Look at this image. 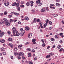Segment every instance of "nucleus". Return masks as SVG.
Here are the masks:
<instances>
[{"label": "nucleus", "instance_id": "51", "mask_svg": "<svg viewBox=\"0 0 64 64\" xmlns=\"http://www.w3.org/2000/svg\"><path fill=\"white\" fill-rule=\"evenodd\" d=\"M63 34L62 33H60V36H62V35Z\"/></svg>", "mask_w": 64, "mask_h": 64}, {"label": "nucleus", "instance_id": "40", "mask_svg": "<svg viewBox=\"0 0 64 64\" xmlns=\"http://www.w3.org/2000/svg\"><path fill=\"white\" fill-rule=\"evenodd\" d=\"M50 6H55V5L53 4H50Z\"/></svg>", "mask_w": 64, "mask_h": 64}, {"label": "nucleus", "instance_id": "54", "mask_svg": "<svg viewBox=\"0 0 64 64\" xmlns=\"http://www.w3.org/2000/svg\"><path fill=\"white\" fill-rule=\"evenodd\" d=\"M56 2H60V0H56Z\"/></svg>", "mask_w": 64, "mask_h": 64}, {"label": "nucleus", "instance_id": "63", "mask_svg": "<svg viewBox=\"0 0 64 64\" xmlns=\"http://www.w3.org/2000/svg\"><path fill=\"white\" fill-rule=\"evenodd\" d=\"M50 46H48L47 47V49H49L50 48Z\"/></svg>", "mask_w": 64, "mask_h": 64}, {"label": "nucleus", "instance_id": "29", "mask_svg": "<svg viewBox=\"0 0 64 64\" xmlns=\"http://www.w3.org/2000/svg\"><path fill=\"white\" fill-rule=\"evenodd\" d=\"M48 23L50 24V25H51L52 24V22L50 21H49Z\"/></svg>", "mask_w": 64, "mask_h": 64}, {"label": "nucleus", "instance_id": "58", "mask_svg": "<svg viewBox=\"0 0 64 64\" xmlns=\"http://www.w3.org/2000/svg\"><path fill=\"white\" fill-rule=\"evenodd\" d=\"M49 29H50V30H51V29H52V27H50L49 28Z\"/></svg>", "mask_w": 64, "mask_h": 64}, {"label": "nucleus", "instance_id": "13", "mask_svg": "<svg viewBox=\"0 0 64 64\" xmlns=\"http://www.w3.org/2000/svg\"><path fill=\"white\" fill-rule=\"evenodd\" d=\"M56 6H58V7L60 6V4L58 3H56Z\"/></svg>", "mask_w": 64, "mask_h": 64}, {"label": "nucleus", "instance_id": "61", "mask_svg": "<svg viewBox=\"0 0 64 64\" xmlns=\"http://www.w3.org/2000/svg\"><path fill=\"white\" fill-rule=\"evenodd\" d=\"M17 21V20H14V22H16V21Z\"/></svg>", "mask_w": 64, "mask_h": 64}, {"label": "nucleus", "instance_id": "52", "mask_svg": "<svg viewBox=\"0 0 64 64\" xmlns=\"http://www.w3.org/2000/svg\"><path fill=\"white\" fill-rule=\"evenodd\" d=\"M3 13H0V15L1 16H3Z\"/></svg>", "mask_w": 64, "mask_h": 64}, {"label": "nucleus", "instance_id": "38", "mask_svg": "<svg viewBox=\"0 0 64 64\" xmlns=\"http://www.w3.org/2000/svg\"><path fill=\"white\" fill-rule=\"evenodd\" d=\"M7 14V12L6 11L4 12V15H6V14Z\"/></svg>", "mask_w": 64, "mask_h": 64}, {"label": "nucleus", "instance_id": "32", "mask_svg": "<svg viewBox=\"0 0 64 64\" xmlns=\"http://www.w3.org/2000/svg\"><path fill=\"white\" fill-rule=\"evenodd\" d=\"M61 46L60 45L58 46V49H60V48H61Z\"/></svg>", "mask_w": 64, "mask_h": 64}, {"label": "nucleus", "instance_id": "57", "mask_svg": "<svg viewBox=\"0 0 64 64\" xmlns=\"http://www.w3.org/2000/svg\"><path fill=\"white\" fill-rule=\"evenodd\" d=\"M29 44V43L28 42H27L25 43V45H27V44Z\"/></svg>", "mask_w": 64, "mask_h": 64}, {"label": "nucleus", "instance_id": "15", "mask_svg": "<svg viewBox=\"0 0 64 64\" xmlns=\"http://www.w3.org/2000/svg\"><path fill=\"white\" fill-rule=\"evenodd\" d=\"M36 21L38 22H41V21H40V20L39 18H38L36 20Z\"/></svg>", "mask_w": 64, "mask_h": 64}, {"label": "nucleus", "instance_id": "49", "mask_svg": "<svg viewBox=\"0 0 64 64\" xmlns=\"http://www.w3.org/2000/svg\"><path fill=\"white\" fill-rule=\"evenodd\" d=\"M63 50V48H61L59 50L60 51H62Z\"/></svg>", "mask_w": 64, "mask_h": 64}, {"label": "nucleus", "instance_id": "34", "mask_svg": "<svg viewBox=\"0 0 64 64\" xmlns=\"http://www.w3.org/2000/svg\"><path fill=\"white\" fill-rule=\"evenodd\" d=\"M28 62L30 64H33V62H32L30 61V62Z\"/></svg>", "mask_w": 64, "mask_h": 64}, {"label": "nucleus", "instance_id": "19", "mask_svg": "<svg viewBox=\"0 0 64 64\" xmlns=\"http://www.w3.org/2000/svg\"><path fill=\"white\" fill-rule=\"evenodd\" d=\"M40 0H38V1H36V3H40Z\"/></svg>", "mask_w": 64, "mask_h": 64}, {"label": "nucleus", "instance_id": "12", "mask_svg": "<svg viewBox=\"0 0 64 64\" xmlns=\"http://www.w3.org/2000/svg\"><path fill=\"white\" fill-rule=\"evenodd\" d=\"M52 15L54 17H57V16H58V14H53Z\"/></svg>", "mask_w": 64, "mask_h": 64}, {"label": "nucleus", "instance_id": "28", "mask_svg": "<svg viewBox=\"0 0 64 64\" xmlns=\"http://www.w3.org/2000/svg\"><path fill=\"white\" fill-rule=\"evenodd\" d=\"M28 56L29 57H30L31 56V54L30 53H29L28 54Z\"/></svg>", "mask_w": 64, "mask_h": 64}, {"label": "nucleus", "instance_id": "42", "mask_svg": "<svg viewBox=\"0 0 64 64\" xmlns=\"http://www.w3.org/2000/svg\"><path fill=\"white\" fill-rule=\"evenodd\" d=\"M10 22H13V20L12 19H10Z\"/></svg>", "mask_w": 64, "mask_h": 64}, {"label": "nucleus", "instance_id": "20", "mask_svg": "<svg viewBox=\"0 0 64 64\" xmlns=\"http://www.w3.org/2000/svg\"><path fill=\"white\" fill-rule=\"evenodd\" d=\"M26 5L27 6H29L30 5V3H29L28 2H27L26 3Z\"/></svg>", "mask_w": 64, "mask_h": 64}, {"label": "nucleus", "instance_id": "3", "mask_svg": "<svg viewBox=\"0 0 64 64\" xmlns=\"http://www.w3.org/2000/svg\"><path fill=\"white\" fill-rule=\"evenodd\" d=\"M12 31H14L13 32H14L16 33H17V32H18V31L17 30H16V28L15 27H14L12 29Z\"/></svg>", "mask_w": 64, "mask_h": 64}, {"label": "nucleus", "instance_id": "53", "mask_svg": "<svg viewBox=\"0 0 64 64\" xmlns=\"http://www.w3.org/2000/svg\"><path fill=\"white\" fill-rule=\"evenodd\" d=\"M14 50H15V51H17V48H14Z\"/></svg>", "mask_w": 64, "mask_h": 64}, {"label": "nucleus", "instance_id": "17", "mask_svg": "<svg viewBox=\"0 0 64 64\" xmlns=\"http://www.w3.org/2000/svg\"><path fill=\"white\" fill-rule=\"evenodd\" d=\"M19 5V4L18 3H17L16 5V7H18Z\"/></svg>", "mask_w": 64, "mask_h": 64}, {"label": "nucleus", "instance_id": "7", "mask_svg": "<svg viewBox=\"0 0 64 64\" xmlns=\"http://www.w3.org/2000/svg\"><path fill=\"white\" fill-rule=\"evenodd\" d=\"M25 30L26 31H28V30H29V29L30 28L28 26H26L25 28Z\"/></svg>", "mask_w": 64, "mask_h": 64}, {"label": "nucleus", "instance_id": "41", "mask_svg": "<svg viewBox=\"0 0 64 64\" xmlns=\"http://www.w3.org/2000/svg\"><path fill=\"white\" fill-rule=\"evenodd\" d=\"M3 55H6V53L5 52H4L3 53Z\"/></svg>", "mask_w": 64, "mask_h": 64}, {"label": "nucleus", "instance_id": "10", "mask_svg": "<svg viewBox=\"0 0 64 64\" xmlns=\"http://www.w3.org/2000/svg\"><path fill=\"white\" fill-rule=\"evenodd\" d=\"M37 5H38V6H41L42 5V3L40 2L39 3H36Z\"/></svg>", "mask_w": 64, "mask_h": 64}, {"label": "nucleus", "instance_id": "30", "mask_svg": "<svg viewBox=\"0 0 64 64\" xmlns=\"http://www.w3.org/2000/svg\"><path fill=\"white\" fill-rule=\"evenodd\" d=\"M15 14V12H11L10 13V14L11 15H13V14Z\"/></svg>", "mask_w": 64, "mask_h": 64}, {"label": "nucleus", "instance_id": "64", "mask_svg": "<svg viewBox=\"0 0 64 64\" xmlns=\"http://www.w3.org/2000/svg\"><path fill=\"white\" fill-rule=\"evenodd\" d=\"M60 43H62V40H60Z\"/></svg>", "mask_w": 64, "mask_h": 64}, {"label": "nucleus", "instance_id": "1", "mask_svg": "<svg viewBox=\"0 0 64 64\" xmlns=\"http://www.w3.org/2000/svg\"><path fill=\"white\" fill-rule=\"evenodd\" d=\"M3 20H4V21H5V24L7 26H10V23L9 22H8V20H7L6 18H3Z\"/></svg>", "mask_w": 64, "mask_h": 64}, {"label": "nucleus", "instance_id": "4", "mask_svg": "<svg viewBox=\"0 0 64 64\" xmlns=\"http://www.w3.org/2000/svg\"><path fill=\"white\" fill-rule=\"evenodd\" d=\"M25 32V30H23L21 32L20 34L22 36H23L24 35V34Z\"/></svg>", "mask_w": 64, "mask_h": 64}, {"label": "nucleus", "instance_id": "18", "mask_svg": "<svg viewBox=\"0 0 64 64\" xmlns=\"http://www.w3.org/2000/svg\"><path fill=\"white\" fill-rule=\"evenodd\" d=\"M47 23H45L44 25V28H46V26H47Z\"/></svg>", "mask_w": 64, "mask_h": 64}, {"label": "nucleus", "instance_id": "50", "mask_svg": "<svg viewBox=\"0 0 64 64\" xmlns=\"http://www.w3.org/2000/svg\"><path fill=\"white\" fill-rule=\"evenodd\" d=\"M30 3L31 4H33L34 3V2L32 1H31L30 2Z\"/></svg>", "mask_w": 64, "mask_h": 64}, {"label": "nucleus", "instance_id": "60", "mask_svg": "<svg viewBox=\"0 0 64 64\" xmlns=\"http://www.w3.org/2000/svg\"><path fill=\"white\" fill-rule=\"evenodd\" d=\"M8 34H10V31L8 32Z\"/></svg>", "mask_w": 64, "mask_h": 64}, {"label": "nucleus", "instance_id": "26", "mask_svg": "<svg viewBox=\"0 0 64 64\" xmlns=\"http://www.w3.org/2000/svg\"><path fill=\"white\" fill-rule=\"evenodd\" d=\"M17 9L18 11H20V7L18 6L17 8Z\"/></svg>", "mask_w": 64, "mask_h": 64}, {"label": "nucleus", "instance_id": "31", "mask_svg": "<svg viewBox=\"0 0 64 64\" xmlns=\"http://www.w3.org/2000/svg\"><path fill=\"white\" fill-rule=\"evenodd\" d=\"M8 41H12V38H9L8 39Z\"/></svg>", "mask_w": 64, "mask_h": 64}, {"label": "nucleus", "instance_id": "24", "mask_svg": "<svg viewBox=\"0 0 64 64\" xmlns=\"http://www.w3.org/2000/svg\"><path fill=\"white\" fill-rule=\"evenodd\" d=\"M45 44L44 43H43L42 44V46L43 47H44L45 46Z\"/></svg>", "mask_w": 64, "mask_h": 64}, {"label": "nucleus", "instance_id": "35", "mask_svg": "<svg viewBox=\"0 0 64 64\" xmlns=\"http://www.w3.org/2000/svg\"><path fill=\"white\" fill-rule=\"evenodd\" d=\"M46 23H48V22H49V20H46Z\"/></svg>", "mask_w": 64, "mask_h": 64}, {"label": "nucleus", "instance_id": "11", "mask_svg": "<svg viewBox=\"0 0 64 64\" xmlns=\"http://www.w3.org/2000/svg\"><path fill=\"white\" fill-rule=\"evenodd\" d=\"M4 4L5 6H7L9 5V3L8 2H6L4 3Z\"/></svg>", "mask_w": 64, "mask_h": 64}, {"label": "nucleus", "instance_id": "39", "mask_svg": "<svg viewBox=\"0 0 64 64\" xmlns=\"http://www.w3.org/2000/svg\"><path fill=\"white\" fill-rule=\"evenodd\" d=\"M20 3L22 4H24V2L23 1H22V2H21Z\"/></svg>", "mask_w": 64, "mask_h": 64}, {"label": "nucleus", "instance_id": "33", "mask_svg": "<svg viewBox=\"0 0 64 64\" xmlns=\"http://www.w3.org/2000/svg\"><path fill=\"white\" fill-rule=\"evenodd\" d=\"M36 41V40H35L34 39H32V42H35Z\"/></svg>", "mask_w": 64, "mask_h": 64}, {"label": "nucleus", "instance_id": "5", "mask_svg": "<svg viewBox=\"0 0 64 64\" xmlns=\"http://www.w3.org/2000/svg\"><path fill=\"white\" fill-rule=\"evenodd\" d=\"M32 35V33L31 32L28 35V38H30V37H31Z\"/></svg>", "mask_w": 64, "mask_h": 64}, {"label": "nucleus", "instance_id": "22", "mask_svg": "<svg viewBox=\"0 0 64 64\" xmlns=\"http://www.w3.org/2000/svg\"><path fill=\"white\" fill-rule=\"evenodd\" d=\"M16 2H14V4H12V6H14L15 5H16Z\"/></svg>", "mask_w": 64, "mask_h": 64}, {"label": "nucleus", "instance_id": "37", "mask_svg": "<svg viewBox=\"0 0 64 64\" xmlns=\"http://www.w3.org/2000/svg\"><path fill=\"white\" fill-rule=\"evenodd\" d=\"M15 14L16 16H18L19 15V14L18 13H15Z\"/></svg>", "mask_w": 64, "mask_h": 64}, {"label": "nucleus", "instance_id": "48", "mask_svg": "<svg viewBox=\"0 0 64 64\" xmlns=\"http://www.w3.org/2000/svg\"><path fill=\"white\" fill-rule=\"evenodd\" d=\"M32 52H35V50H32Z\"/></svg>", "mask_w": 64, "mask_h": 64}, {"label": "nucleus", "instance_id": "44", "mask_svg": "<svg viewBox=\"0 0 64 64\" xmlns=\"http://www.w3.org/2000/svg\"><path fill=\"white\" fill-rule=\"evenodd\" d=\"M50 40H51V41H54V38H51L50 39Z\"/></svg>", "mask_w": 64, "mask_h": 64}, {"label": "nucleus", "instance_id": "14", "mask_svg": "<svg viewBox=\"0 0 64 64\" xmlns=\"http://www.w3.org/2000/svg\"><path fill=\"white\" fill-rule=\"evenodd\" d=\"M24 19L26 20H29V18L27 16H26L25 17Z\"/></svg>", "mask_w": 64, "mask_h": 64}, {"label": "nucleus", "instance_id": "9", "mask_svg": "<svg viewBox=\"0 0 64 64\" xmlns=\"http://www.w3.org/2000/svg\"><path fill=\"white\" fill-rule=\"evenodd\" d=\"M4 35V32H2L0 34V37H2Z\"/></svg>", "mask_w": 64, "mask_h": 64}, {"label": "nucleus", "instance_id": "21", "mask_svg": "<svg viewBox=\"0 0 64 64\" xmlns=\"http://www.w3.org/2000/svg\"><path fill=\"white\" fill-rule=\"evenodd\" d=\"M26 50H28V51H31V49L29 48H27Z\"/></svg>", "mask_w": 64, "mask_h": 64}, {"label": "nucleus", "instance_id": "56", "mask_svg": "<svg viewBox=\"0 0 64 64\" xmlns=\"http://www.w3.org/2000/svg\"><path fill=\"white\" fill-rule=\"evenodd\" d=\"M10 58L12 59H13V57L12 56H11Z\"/></svg>", "mask_w": 64, "mask_h": 64}, {"label": "nucleus", "instance_id": "59", "mask_svg": "<svg viewBox=\"0 0 64 64\" xmlns=\"http://www.w3.org/2000/svg\"><path fill=\"white\" fill-rule=\"evenodd\" d=\"M33 44H36V42H33Z\"/></svg>", "mask_w": 64, "mask_h": 64}, {"label": "nucleus", "instance_id": "62", "mask_svg": "<svg viewBox=\"0 0 64 64\" xmlns=\"http://www.w3.org/2000/svg\"><path fill=\"white\" fill-rule=\"evenodd\" d=\"M12 17V16L11 15H10L9 16V18H11V17Z\"/></svg>", "mask_w": 64, "mask_h": 64}, {"label": "nucleus", "instance_id": "23", "mask_svg": "<svg viewBox=\"0 0 64 64\" xmlns=\"http://www.w3.org/2000/svg\"><path fill=\"white\" fill-rule=\"evenodd\" d=\"M50 57V55H48V56H46V58H49V57Z\"/></svg>", "mask_w": 64, "mask_h": 64}, {"label": "nucleus", "instance_id": "46", "mask_svg": "<svg viewBox=\"0 0 64 64\" xmlns=\"http://www.w3.org/2000/svg\"><path fill=\"white\" fill-rule=\"evenodd\" d=\"M20 7H24V6L23 5H22L20 6Z\"/></svg>", "mask_w": 64, "mask_h": 64}, {"label": "nucleus", "instance_id": "47", "mask_svg": "<svg viewBox=\"0 0 64 64\" xmlns=\"http://www.w3.org/2000/svg\"><path fill=\"white\" fill-rule=\"evenodd\" d=\"M41 41L43 43H44V39H42L41 40Z\"/></svg>", "mask_w": 64, "mask_h": 64}, {"label": "nucleus", "instance_id": "6", "mask_svg": "<svg viewBox=\"0 0 64 64\" xmlns=\"http://www.w3.org/2000/svg\"><path fill=\"white\" fill-rule=\"evenodd\" d=\"M19 56H21L22 55V56H24V53L23 52H20V53H19Z\"/></svg>", "mask_w": 64, "mask_h": 64}, {"label": "nucleus", "instance_id": "16", "mask_svg": "<svg viewBox=\"0 0 64 64\" xmlns=\"http://www.w3.org/2000/svg\"><path fill=\"white\" fill-rule=\"evenodd\" d=\"M41 11L42 12H45V10L44 8H42L41 10Z\"/></svg>", "mask_w": 64, "mask_h": 64}, {"label": "nucleus", "instance_id": "43", "mask_svg": "<svg viewBox=\"0 0 64 64\" xmlns=\"http://www.w3.org/2000/svg\"><path fill=\"white\" fill-rule=\"evenodd\" d=\"M32 12L33 13H34V12H35V10H32Z\"/></svg>", "mask_w": 64, "mask_h": 64}, {"label": "nucleus", "instance_id": "55", "mask_svg": "<svg viewBox=\"0 0 64 64\" xmlns=\"http://www.w3.org/2000/svg\"><path fill=\"white\" fill-rule=\"evenodd\" d=\"M2 51H4V48H2Z\"/></svg>", "mask_w": 64, "mask_h": 64}, {"label": "nucleus", "instance_id": "8", "mask_svg": "<svg viewBox=\"0 0 64 64\" xmlns=\"http://www.w3.org/2000/svg\"><path fill=\"white\" fill-rule=\"evenodd\" d=\"M0 42H1V43H4V42H5V40L3 39L0 40Z\"/></svg>", "mask_w": 64, "mask_h": 64}, {"label": "nucleus", "instance_id": "2", "mask_svg": "<svg viewBox=\"0 0 64 64\" xmlns=\"http://www.w3.org/2000/svg\"><path fill=\"white\" fill-rule=\"evenodd\" d=\"M13 34L14 36H19L20 35V33L19 32H17L16 33V34H15V32H13Z\"/></svg>", "mask_w": 64, "mask_h": 64}, {"label": "nucleus", "instance_id": "45", "mask_svg": "<svg viewBox=\"0 0 64 64\" xmlns=\"http://www.w3.org/2000/svg\"><path fill=\"white\" fill-rule=\"evenodd\" d=\"M55 37L57 39H58V37H57V35H56L55 36Z\"/></svg>", "mask_w": 64, "mask_h": 64}, {"label": "nucleus", "instance_id": "27", "mask_svg": "<svg viewBox=\"0 0 64 64\" xmlns=\"http://www.w3.org/2000/svg\"><path fill=\"white\" fill-rule=\"evenodd\" d=\"M9 45L10 47H12V48H13V44H9Z\"/></svg>", "mask_w": 64, "mask_h": 64}, {"label": "nucleus", "instance_id": "25", "mask_svg": "<svg viewBox=\"0 0 64 64\" xmlns=\"http://www.w3.org/2000/svg\"><path fill=\"white\" fill-rule=\"evenodd\" d=\"M22 47V44H20V45H19L18 46V48H20V47Z\"/></svg>", "mask_w": 64, "mask_h": 64}, {"label": "nucleus", "instance_id": "36", "mask_svg": "<svg viewBox=\"0 0 64 64\" xmlns=\"http://www.w3.org/2000/svg\"><path fill=\"white\" fill-rule=\"evenodd\" d=\"M3 23H5V22L2 21V22H0V24H3Z\"/></svg>", "mask_w": 64, "mask_h": 64}]
</instances>
